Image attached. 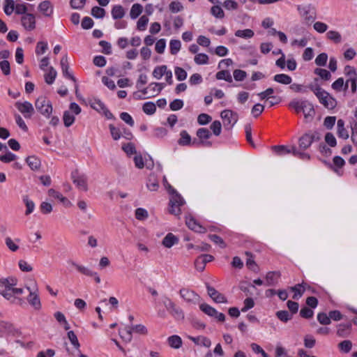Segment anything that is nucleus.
<instances>
[{"mask_svg": "<svg viewBox=\"0 0 357 357\" xmlns=\"http://www.w3.org/2000/svg\"><path fill=\"white\" fill-rule=\"evenodd\" d=\"M163 183L170 195L169 211L174 215H179L181 214L180 207L185 204V201L181 195L167 182L165 177L163 178Z\"/></svg>", "mask_w": 357, "mask_h": 357, "instance_id": "obj_1", "label": "nucleus"}, {"mask_svg": "<svg viewBox=\"0 0 357 357\" xmlns=\"http://www.w3.org/2000/svg\"><path fill=\"white\" fill-rule=\"evenodd\" d=\"M165 305L169 313L176 320H183L185 315L183 310L177 306L169 298L165 297L163 300Z\"/></svg>", "mask_w": 357, "mask_h": 357, "instance_id": "obj_2", "label": "nucleus"}, {"mask_svg": "<svg viewBox=\"0 0 357 357\" xmlns=\"http://www.w3.org/2000/svg\"><path fill=\"white\" fill-rule=\"evenodd\" d=\"M35 107L36 109L46 118H50L52 113V105L51 102L45 97L40 96L36 100Z\"/></svg>", "mask_w": 357, "mask_h": 357, "instance_id": "obj_3", "label": "nucleus"}, {"mask_svg": "<svg viewBox=\"0 0 357 357\" xmlns=\"http://www.w3.org/2000/svg\"><path fill=\"white\" fill-rule=\"evenodd\" d=\"M71 178L79 190L84 192L88 190L87 177L86 175L79 174L78 171L75 170L72 172Z\"/></svg>", "mask_w": 357, "mask_h": 357, "instance_id": "obj_4", "label": "nucleus"}, {"mask_svg": "<svg viewBox=\"0 0 357 357\" xmlns=\"http://www.w3.org/2000/svg\"><path fill=\"white\" fill-rule=\"evenodd\" d=\"M319 102L328 109H333L337 106V100L325 90L317 96Z\"/></svg>", "mask_w": 357, "mask_h": 357, "instance_id": "obj_5", "label": "nucleus"}, {"mask_svg": "<svg viewBox=\"0 0 357 357\" xmlns=\"http://www.w3.org/2000/svg\"><path fill=\"white\" fill-rule=\"evenodd\" d=\"M179 294L185 301L191 304H196L200 298V296L197 293L188 288H181L179 291Z\"/></svg>", "mask_w": 357, "mask_h": 357, "instance_id": "obj_6", "label": "nucleus"}, {"mask_svg": "<svg viewBox=\"0 0 357 357\" xmlns=\"http://www.w3.org/2000/svg\"><path fill=\"white\" fill-rule=\"evenodd\" d=\"M15 106L25 118H31L34 112L32 104L27 101L24 102H16Z\"/></svg>", "mask_w": 357, "mask_h": 357, "instance_id": "obj_7", "label": "nucleus"}, {"mask_svg": "<svg viewBox=\"0 0 357 357\" xmlns=\"http://www.w3.org/2000/svg\"><path fill=\"white\" fill-rule=\"evenodd\" d=\"M221 118L224 121V125L233 126L238 120V115L229 109L223 110L220 114Z\"/></svg>", "mask_w": 357, "mask_h": 357, "instance_id": "obj_8", "label": "nucleus"}, {"mask_svg": "<svg viewBox=\"0 0 357 357\" xmlns=\"http://www.w3.org/2000/svg\"><path fill=\"white\" fill-rule=\"evenodd\" d=\"M208 296L213 301L217 303H227V298L221 293L218 292L214 287L206 284Z\"/></svg>", "mask_w": 357, "mask_h": 357, "instance_id": "obj_9", "label": "nucleus"}, {"mask_svg": "<svg viewBox=\"0 0 357 357\" xmlns=\"http://www.w3.org/2000/svg\"><path fill=\"white\" fill-rule=\"evenodd\" d=\"M213 259V256L211 255H202L195 259V266L197 271L202 272L205 269L206 263L212 261Z\"/></svg>", "mask_w": 357, "mask_h": 357, "instance_id": "obj_10", "label": "nucleus"}, {"mask_svg": "<svg viewBox=\"0 0 357 357\" xmlns=\"http://www.w3.org/2000/svg\"><path fill=\"white\" fill-rule=\"evenodd\" d=\"M13 289L6 288L5 286H0V294H1L6 299L10 301L12 303L22 304L23 303L21 298L14 296Z\"/></svg>", "mask_w": 357, "mask_h": 357, "instance_id": "obj_11", "label": "nucleus"}, {"mask_svg": "<svg viewBox=\"0 0 357 357\" xmlns=\"http://www.w3.org/2000/svg\"><path fill=\"white\" fill-rule=\"evenodd\" d=\"M22 24L26 30L31 31L36 28L35 16L33 14L28 13L24 15L21 19Z\"/></svg>", "mask_w": 357, "mask_h": 357, "instance_id": "obj_12", "label": "nucleus"}, {"mask_svg": "<svg viewBox=\"0 0 357 357\" xmlns=\"http://www.w3.org/2000/svg\"><path fill=\"white\" fill-rule=\"evenodd\" d=\"M27 290L29 291V295L27 297V301L29 304L34 307L36 310H39L41 307V303L38 294L36 293L38 289L36 288L35 291H32L29 287H26Z\"/></svg>", "mask_w": 357, "mask_h": 357, "instance_id": "obj_13", "label": "nucleus"}, {"mask_svg": "<svg viewBox=\"0 0 357 357\" xmlns=\"http://www.w3.org/2000/svg\"><path fill=\"white\" fill-rule=\"evenodd\" d=\"M185 223L190 229L193 230L195 232L205 233L206 231V228L202 226L194 218L191 216L186 217Z\"/></svg>", "mask_w": 357, "mask_h": 357, "instance_id": "obj_14", "label": "nucleus"}, {"mask_svg": "<svg viewBox=\"0 0 357 357\" xmlns=\"http://www.w3.org/2000/svg\"><path fill=\"white\" fill-rule=\"evenodd\" d=\"M62 73L64 77L70 79L74 82H76V79L72 73L68 71L69 65L67 56H63L60 61Z\"/></svg>", "mask_w": 357, "mask_h": 357, "instance_id": "obj_15", "label": "nucleus"}, {"mask_svg": "<svg viewBox=\"0 0 357 357\" xmlns=\"http://www.w3.org/2000/svg\"><path fill=\"white\" fill-rule=\"evenodd\" d=\"M303 104L304 105H303V113L304 114L305 119L307 121L312 119L315 114V111L312 104H311L307 100H303Z\"/></svg>", "mask_w": 357, "mask_h": 357, "instance_id": "obj_16", "label": "nucleus"}, {"mask_svg": "<svg viewBox=\"0 0 357 357\" xmlns=\"http://www.w3.org/2000/svg\"><path fill=\"white\" fill-rule=\"evenodd\" d=\"M280 277V272L279 271H269L266 275V284L268 286H274L278 282V279Z\"/></svg>", "mask_w": 357, "mask_h": 357, "instance_id": "obj_17", "label": "nucleus"}, {"mask_svg": "<svg viewBox=\"0 0 357 357\" xmlns=\"http://www.w3.org/2000/svg\"><path fill=\"white\" fill-rule=\"evenodd\" d=\"M0 331L1 333L15 335L18 333L17 329L15 328L12 323L7 321H0Z\"/></svg>", "mask_w": 357, "mask_h": 357, "instance_id": "obj_18", "label": "nucleus"}, {"mask_svg": "<svg viewBox=\"0 0 357 357\" xmlns=\"http://www.w3.org/2000/svg\"><path fill=\"white\" fill-rule=\"evenodd\" d=\"M48 195L50 197L59 199L66 207H70L72 206V203L66 197L52 188L48 190Z\"/></svg>", "mask_w": 357, "mask_h": 357, "instance_id": "obj_19", "label": "nucleus"}, {"mask_svg": "<svg viewBox=\"0 0 357 357\" xmlns=\"http://www.w3.org/2000/svg\"><path fill=\"white\" fill-rule=\"evenodd\" d=\"M188 338L192 340L195 344L201 345L206 348H209L211 345V342L209 338L205 336L192 337L189 336Z\"/></svg>", "mask_w": 357, "mask_h": 357, "instance_id": "obj_20", "label": "nucleus"}, {"mask_svg": "<svg viewBox=\"0 0 357 357\" xmlns=\"http://www.w3.org/2000/svg\"><path fill=\"white\" fill-rule=\"evenodd\" d=\"M314 139V136L309 134H305L299 139V146L303 149H306L310 146Z\"/></svg>", "mask_w": 357, "mask_h": 357, "instance_id": "obj_21", "label": "nucleus"}, {"mask_svg": "<svg viewBox=\"0 0 357 357\" xmlns=\"http://www.w3.org/2000/svg\"><path fill=\"white\" fill-rule=\"evenodd\" d=\"M337 135L340 138L344 139H347L349 137L348 131L344 128V121L342 119H339L337 122Z\"/></svg>", "mask_w": 357, "mask_h": 357, "instance_id": "obj_22", "label": "nucleus"}, {"mask_svg": "<svg viewBox=\"0 0 357 357\" xmlns=\"http://www.w3.org/2000/svg\"><path fill=\"white\" fill-rule=\"evenodd\" d=\"M68 263L69 264H70L71 266H73V267H75L77 270L78 272H79L80 273H82L84 275L92 276V275H94L93 271H91L90 268H89L84 266L78 264L73 260L68 261Z\"/></svg>", "mask_w": 357, "mask_h": 357, "instance_id": "obj_23", "label": "nucleus"}, {"mask_svg": "<svg viewBox=\"0 0 357 357\" xmlns=\"http://www.w3.org/2000/svg\"><path fill=\"white\" fill-rule=\"evenodd\" d=\"M178 238L172 233H168L163 238L162 244L167 248H172L174 245L177 244Z\"/></svg>", "mask_w": 357, "mask_h": 357, "instance_id": "obj_24", "label": "nucleus"}, {"mask_svg": "<svg viewBox=\"0 0 357 357\" xmlns=\"http://www.w3.org/2000/svg\"><path fill=\"white\" fill-rule=\"evenodd\" d=\"M38 10L47 17L50 16L53 13V8L50 1H44L38 6Z\"/></svg>", "mask_w": 357, "mask_h": 357, "instance_id": "obj_25", "label": "nucleus"}, {"mask_svg": "<svg viewBox=\"0 0 357 357\" xmlns=\"http://www.w3.org/2000/svg\"><path fill=\"white\" fill-rule=\"evenodd\" d=\"M26 162L32 170H38L41 165L40 160L37 157L32 155L26 158Z\"/></svg>", "mask_w": 357, "mask_h": 357, "instance_id": "obj_26", "label": "nucleus"}, {"mask_svg": "<svg viewBox=\"0 0 357 357\" xmlns=\"http://www.w3.org/2000/svg\"><path fill=\"white\" fill-rule=\"evenodd\" d=\"M68 338L69 339L71 344L73 346L75 350L79 354L80 353V344L78 341L77 337L73 331H70L67 333Z\"/></svg>", "mask_w": 357, "mask_h": 357, "instance_id": "obj_27", "label": "nucleus"}, {"mask_svg": "<svg viewBox=\"0 0 357 357\" xmlns=\"http://www.w3.org/2000/svg\"><path fill=\"white\" fill-rule=\"evenodd\" d=\"M111 13L114 20L121 19L125 15V10L122 6L116 5L112 8Z\"/></svg>", "mask_w": 357, "mask_h": 357, "instance_id": "obj_28", "label": "nucleus"}, {"mask_svg": "<svg viewBox=\"0 0 357 357\" xmlns=\"http://www.w3.org/2000/svg\"><path fill=\"white\" fill-rule=\"evenodd\" d=\"M132 332L131 327H126L124 329L119 331L120 337L126 342H130L132 340Z\"/></svg>", "mask_w": 357, "mask_h": 357, "instance_id": "obj_29", "label": "nucleus"}, {"mask_svg": "<svg viewBox=\"0 0 357 357\" xmlns=\"http://www.w3.org/2000/svg\"><path fill=\"white\" fill-rule=\"evenodd\" d=\"M351 327V323L347 324H341L338 325V328L337 331V334L340 337H346L349 333V330Z\"/></svg>", "mask_w": 357, "mask_h": 357, "instance_id": "obj_30", "label": "nucleus"}, {"mask_svg": "<svg viewBox=\"0 0 357 357\" xmlns=\"http://www.w3.org/2000/svg\"><path fill=\"white\" fill-rule=\"evenodd\" d=\"M297 10L299 12V13L301 14V15L302 17H303L306 20L310 21V20H312L314 19L313 17L308 16V14L310 13V5H308V6L298 5L297 6Z\"/></svg>", "mask_w": 357, "mask_h": 357, "instance_id": "obj_31", "label": "nucleus"}, {"mask_svg": "<svg viewBox=\"0 0 357 357\" xmlns=\"http://www.w3.org/2000/svg\"><path fill=\"white\" fill-rule=\"evenodd\" d=\"M57 73L53 67H50L48 73L44 75L45 81L47 84H52L54 83L56 77Z\"/></svg>", "mask_w": 357, "mask_h": 357, "instance_id": "obj_32", "label": "nucleus"}, {"mask_svg": "<svg viewBox=\"0 0 357 357\" xmlns=\"http://www.w3.org/2000/svg\"><path fill=\"white\" fill-rule=\"evenodd\" d=\"M168 344L169 345L174 348V349H178L182 345V340L181 338L178 335H172L170 336L168 340Z\"/></svg>", "mask_w": 357, "mask_h": 357, "instance_id": "obj_33", "label": "nucleus"}, {"mask_svg": "<svg viewBox=\"0 0 357 357\" xmlns=\"http://www.w3.org/2000/svg\"><path fill=\"white\" fill-rule=\"evenodd\" d=\"M273 79L274 81L282 84H290L292 82L291 77L286 74L275 75Z\"/></svg>", "mask_w": 357, "mask_h": 357, "instance_id": "obj_34", "label": "nucleus"}, {"mask_svg": "<svg viewBox=\"0 0 357 357\" xmlns=\"http://www.w3.org/2000/svg\"><path fill=\"white\" fill-rule=\"evenodd\" d=\"M180 139L178 143L181 146H188L191 144V137L185 130H182L180 133Z\"/></svg>", "mask_w": 357, "mask_h": 357, "instance_id": "obj_35", "label": "nucleus"}, {"mask_svg": "<svg viewBox=\"0 0 357 357\" xmlns=\"http://www.w3.org/2000/svg\"><path fill=\"white\" fill-rule=\"evenodd\" d=\"M255 33L252 29H246L244 30H237L235 32V36L236 37L248 39L251 38L254 36Z\"/></svg>", "mask_w": 357, "mask_h": 357, "instance_id": "obj_36", "label": "nucleus"}, {"mask_svg": "<svg viewBox=\"0 0 357 357\" xmlns=\"http://www.w3.org/2000/svg\"><path fill=\"white\" fill-rule=\"evenodd\" d=\"M90 106L98 112H101L106 107L105 104L98 98H94L89 102Z\"/></svg>", "mask_w": 357, "mask_h": 357, "instance_id": "obj_37", "label": "nucleus"}, {"mask_svg": "<svg viewBox=\"0 0 357 357\" xmlns=\"http://www.w3.org/2000/svg\"><path fill=\"white\" fill-rule=\"evenodd\" d=\"M143 10V7L139 3H135L132 6L130 15L132 19H136Z\"/></svg>", "mask_w": 357, "mask_h": 357, "instance_id": "obj_38", "label": "nucleus"}, {"mask_svg": "<svg viewBox=\"0 0 357 357\" xmlns=\"http://www.w3.org/2000/svg\"><path fill=\"white\" fill-rule=\"evenodd\" d=\"M200 310L210 317H214L217 314V310L206 303H202L199 305Z\"/></svg>", "mask_w": 357, "mask_h": 357, "instance_id": "obj_39", "label": "nucleus"}, {"mask_svg": "<svg viewBox=\"0 0 357 357\" xmlns=\"http://www.w3.org/2000/svg\"><path fill=\"white\" fill-rule=\"evenodd\" d=\"M273 149L277 155L280 156L291 153V152L290 147L284 145L274 146H273Z\"/></svg>", "mask_w": 357, "mask_h": 357, "instance_id": "obj_40", "label": "nucleus"}, {"mask_svg": "<svg viewBox=\"0 0 357 357\" xmlns=\"http://www.w3.org/2000/svg\"><path fill=\"white\" fill-rule=\"evenodd\" d=\"M276 317L282 322L287 323L291 320L293 315L287 310H280L276 312Z\"/></svg>", "mask_w": 357, "mask_h": 357, "instance_id": "obj_41", "label": "nucleus"}, {"mask_svg": "<svg viewBox=\"0 0 357 357\" xmlns=\"http://www.w3.org/2000/svg\"><path fill=\"white\" fill-rule=\"evenodd\" d=\"M211 14L216 18L222 19L225 17L224 10L219 5H215L211 7Z\"/></svg>", "mask_w": 357, "mask_h": 357, "instance_id": "obj_42", "label": "nucleus"}, {"mask_svg": "<svg viewBox=\"0 0 357 357\" xmlns=\"http://www.w3.org/2000/svg\"><path fill=\"white\" fill-rule=\"evenodd\" d=\"M142 109L146 114L151 115L155 112L156 106L152 102H146L143 105Z\"/></svg>", "mask_w": 357, "mask_h": 357, "instance_id": "obj_43", "label": "nucleus"}, {"mask_svg": "<svg viewBox=\"0 0 357 357\" xmlns=\"http://www.w3.org/2000/svg\"><path fill=\"white\" fill-rule=\"evenodd\" d=\"M167 70V68L166 66L163 65V66H157L154 68L153 71V76L159 79H160L163 75H165L166 71Z\"/></svg>", "mask_w": 357, "mask_h": 357, "instance_id": "obj_44", "label": "nucleus"}, {"mask_svg": "<svg viewBox=\"0 0 357 357\" xmlns=\"http://www.w3.org/2000/svg\"><path fill=\"white\" fill-rule=\"evenodd\" d=\"M63 119L65 126L70 127L75 122V119L70 111H65Z\"/></svg>", "mask_w": 357, "mask_h": 357, "instance_id": "obj_45", "label": "nucleus"}, {"mask_svg": "<svg viewBox=\"0 0 357 357\" xmlns=\"http://www.w3.org/2000/svg\"><path fill=\"white\" fill-rule=\"evenodd\" d=\"M216 79H225L228 82H232V77L230 73L228 70H222L216 73Z\"/></svg>", "mask_w": 357, "mask_h": 357, "instance_id": "obj_46", "label": "nucleus"}, {"mask_svg": "<svg viewBox=\"0 0 357 357\" xmlns=\"http://www.w3.org/2000/svg\"><path fill=\"white\" fill-rule=\"evenodd\" d=\"M17 284V280L15 278H3L0 280V286H3L6 288L13 289Z\"/></svg>", "mask_w": 357, "mask_h": 357, "instance_id": "obj_47", "label": "nucleus"}, {"mask_svg": "<svg viewBox=\"0 0 357 357\" xmlns=\"http://www.w3.org/2000/svg\"><path fill=\"white\" fill-rule=\"evenodd\" d=\"M146 186L151 191H155L158 190L159 184L153 175L149 176Z\"/></svg>", "mask_w": 357, "mask_h": 357, "instance_id": "obj_48", "label": "nucleus"}, {"mask_svg": "<svg viewBox=\"0 0 357 357\" xmlns=\"http://www.w3.org/2000/svg\"><path fill=\"white\" fill-rule=\"evenodd\" d=\"M16 158H17L16 155L11 153L8 150L6 151V154L0 155V160L4 163H8L12 161H14V160H15Z\"/></svg>", "mask_w": 357, "mask_h": 357, "instance_id": "obj_49", "label": "nucleus"}, {"mask_svg": "<svg viewBox=\"0 0 357 357\" xmlns=\"http://www.w3.org/2000/svg\"><path fill=\"white\" fill-rule=\"evenodd\" d=\"M23 201L26 205V211H25V215H29V214H31L33 210H34V208H35V204L33 203V201L30 200L29 198H28V196H24L23 197Z\"/></svg>", "mask_w": 357, "mask_h": 357, "instance_id": "obj_50", "label": "nucleus"}, {"mask_svg": "<svg viewBox=\"0 0 357 357\" xmlns=\"http://www.w3.org/2000/svg\"><path fill=\"white\" fill-rule=\"evenodd\" d=\"M245 255L248 257H250L249 258L247 259V261H246V265L250 269L252 270V271L254 272H257L258 271V266L256 264L255 261H254V259H252V255L250 252H245Z\"/></svg>", "mask_w": 357, "mask_h": 357, "instance_id": "obj_51", "label": "nucleus"}, {"mask_svg": "<svg viewBox=\"0 0 357 357\" xmlns=\"http://www.w3.org/2000/svg\"><path fill=\"white\" fill-rule=\"evenodd\" d=\"M196 134L200 140L208 139L211 136V133L210 132V131L205 128H199L197 130Z\"/></svg>", "mask_w": 357, "mask_h": 357, "instance_id": "obj_52", "label": "nucleus"}, {"mask_svg": "<svg viewBox=\"0 0 357 357\" xmlns=\"http://www.w3.org/2000/svg\"><path fill=\"white\" fill-rule=\"evenodd\" d=\"M326 36L329 40H333L335 43H339L341 42V35L336 31H329L327 32Z\"/></svg>", "mask_w": 357, "mask_h": 357, "instance_id": "obj_53", "label": "nucleus"}, {"mask_svg": "<svg viewBox=\"0 0 357 357\" xmlns=\"http://www.w3.org/2000/svg\"><path fill=\"white\" fill-rule=\"evenodd\" d=\"M15 10L14 0H5L3 10L7 15H10Z\"/></svg>", "mask_w": 357, "mask_h": 357, "instance_id": "obj_54", "label": "nucleus"}, {"mask_svg": "<svg viewBox=\"0 0 357 357\" xmlns=\"http://www.w3.org/2000/svg\"><path fill=\"white\" fill-rule=\"evenodd\" d=\"M314 73L320 76V77L324 80H329L331 78V73L324 68H316Z\"/></svg>", "mask_w": 357, "mask_h": 357, "instance_id": "obj_55", "label": "nucleus"}, {"mask_svg": "<svg viewBox=\"0 0 357 357\" xmlns=\"http://www.w3.org/2000/svg\"><path fill=\"white\" fill-rule=\"evenodd\" d=\"M91 13L96 18H103L105 15V10L98 6H94L92 8Z\"/></svg>", "mask_w": 357, "mask_h": 357, "instance_id": "obj_56", "label": "nucleus"}, {"mask_svg": "<svg viewBox=\"0 0 357 357\" xmlns=\"http://www.w3.org/2000/svg\"><path fill=\"white\" fill-rule=\"evenodd\" d=\"M181 41L178 40H172L169 43L170 52L172 54H176L181 49Z\"/></svg>", "mask_w": 357, "mask_h": 357, "instance_id": "obj_57", "label": "nucleus"}, {"mask_svg": "<svg viewBox=\"0 0 357 357\" xmlns=\"http://www.w3.org/2000/svg\"><path fill=\"white\" fill-rule=\"evenodd\" d=\"M208 238L211 241H212L214 243L218 245L220 248H226V243L220 236L216 234H210L208 235Z\"/></svg>", "mask_w": 357, "mask_h": 357, "instance_id": "obj_58", "label": "nucleus"}, {"mask_svg": "<svg viewBox=\"0 0 357 357\" xmlns=\"http://www.w3.org/2000/svg\"><path fill=\"white\" fill-rule=\"evenodd\" d=\"M339 349L344 352L349 353L352 347V343L350 340H344L338 344Z\"/></svg>", "mask_w": 357, "mask_h": 357, "instance_id": "obj_59", "label": "nucleus"}, {"mask_svg": "<svg viewBox=\"0 0 357 357\" xmlns=\"http://www.w3.org/2000/svg\"><path fill=\"white\" fill-rule=\"evenodd\" d=\"M149 216L148 212L146 209L138 208L135 210V218L138 220H144Z\"/></svg>", "mask_w": 357, "mask_h": 357, "instance_id": "obj_60", "label": "nucleus"}, {"mask_svg": "<svg viewBox=\"0 0 357 357\" xmlns=\"http://www.w3.org/2000/svg\"><path fill=\"white\" fill-rule=\"evenodd\" d=\"M303 100H301V101H298V100H294L290 102L289 103V107L293 108L296 113H300V112H303Z\"/></svg>", "mask_w": 357, "mask_h": 357, "instance_id": "obj_61", "label": "nucleus"}, {"mask_svg": "<svg viewBox=\"0 0 357 357\" xmlns=\"http://www.w3.org/2000/svg\"><path fill=\"white\" fill-rule=\"evenodd\" d=\"M211 130L215 136H219L222 130V125L219 121H214L210 126Z\"/></svg>", "mask_w": 357, "mask_h": 357, "instance_id": "obj_62", "label": "nucleus"}, {"mask_svg": "<svg viewBox=\"0 0 357 357\" xmlns=\"http://www.w3.org/2000/svg\"><path fill=\"white\" fill-rule=\"evenodd\" d=\"M194 60L198 65L206 64L208 62V56L206 54H198L195 56Z\"/></svg>", "mask_w": 357, "mask_h": 357, "instance_id": "obj_63", "label": "nucleus"}, {"mask_svg": "<svg viewBox=\"0 0 357 357\" xmlns=\"http://www.w3.org/2000/svg\"><path fill=\"white\" fill-rule=\"evenodd\" d=\"M264 109V106L263 105L257 103L252 107L251 113L254 117L257 118L263 112Z\"/></svg>", "mask_w": 357, "mask_h": 357, "instance_id": "obj_64", "label": "nucleus"}]
</instances>
